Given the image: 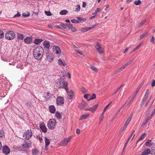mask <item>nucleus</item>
Listing matches in <instances>:
<instances>
[{
    "label": "nucleus",
    "instance_id": "f257e3e1",
    "mask_svg": "<svg viewBox=\"0 0 155 155\" xmlns=\"http://www.w3.org/2000/svg\"><path fill=\"white\" fill-rule=\"evenodd\" d=\"M44 50L41 46H38L34 50L33 56L35 59L37 60H40L42 58Z\"/></svg>",
    "mask_w": 155,
    "mask_h": 155
},
{
    "label": "nucleus",
    "instance_id": "f03ea898",
    "mask_svg": "<svg viewBox=\"0 0 155 155\" xmlns=\"http://www.w3.org/2000/svg\"><path fill=\"white\" fill-rule=\"evenodd\" d=\"M56 86L59 88H64L67 91L68 90L67 83L65 82L64 80L62 78H60L59 81L56 83Z\"/></svg>",
    "mask_w": 155,
    "mask_h": 155
},
{
    "label": "nucleus",
    "instance_id": "7ed1b4c3",
    "mask_svg": "<svg viewBox=\"0 0 155 155\" xmlns=\"http://www.w3.org/2000/svg\"><path fill=\"white\" fill-rule=\"evenodd\" d=\"M15 37V34L14 32L11 31H7L5 34V37L6 39L9 40L13 39Z\"/></svg>",
    "mask_w": 155,
    "mask_h": 155
},
{
    "label": "nucleus",
    "instance_id": "20e7f679",
    "mask_svg": "<svg viewBox=\"0 0 155 155\" xmlns=\"http://www.w3.org/2000/svg\"><path fill=\"white\" fill-rule=\"evenodd\" d=\"M56 124V120L53 119H51L48 122L47 126L50 129L52 130L54 128Z\"/></svg>",
    "mask_w": 155,
    "mask_h": 155
},
{
    "label": "nucleus",
    "instance_id": "39448f33",
    "mask_svg": "<svg viewBox=\"0 0 155 155\" xmlns=\"http://www.w3.org/2000/svg\"><path fill=\"white\" fill-rule=\"evenodd\" d=\"M32 135V133L31 130H28L24 133L23 137L26 140H28Z\"/></svg>",
    "mask_w": 155,
    "mask_h": 155
},
{
    "label": "nucleus",
    "instance_id": "423d86ee",
    "mask_svg": "<svg viewBox=\"0 0 155 155\" xmlns=\"http://www.w3.org/2000/svg\"><path fill=\"white\" fill-rule=\"evenodd\" d=\"M71 138V137L69 136L67 138H65L61 143V145L63 146H65L70 140Z\"/></svg>",
    "mask_w": 155,
    "mask_h": 155
},
{
    "label": "nucleus",
    "instance_id": "0eeeda50",
    "mask_svg": "<svg viewBox=\"0 0 155 155\" xmlns=\"http://www.w3.org/2000/svg\"><path fill=\"white\" fill-rule=\"evenodd\" d=\"M95 47L97 50V52L99 54H101L103 53L102 48H101V44L98 42H97L95 45Z\"/></svg>",
    "mask_w": 155,
    "mask_h": 155
},
{
    "label": "nucleus",
    "instance_id": "6e6552de",
    "mask_svg": "<svg viewBox=\"0 0 155 155\" xmlns=\"http://www.w3.org/2000/svg\"><path fill=\"white\" fill-rule=\"evenodd\" d=\"M56 101L58 105H62L64 104V99L62 97H58L57 98Z\"/></svg>",
    "mask_w": 155,
    "mask_h": 155
},
{
    "label": "nucleus",
    "instance_id": "1a4fd4ad",
    "mask_svg": "<svg viewBox=\"0 0 155 155\" xmlns=\"http://www.w3.org/2000/svg\"><path fill=\"white\" fill-rule=\"evenodd\" d=\"M2 153L5 154H9L10 152V150L7 145H4L2 148Z\"/></svg>",
    "mask_w": 155,
    "mask_h": 155
},
{
    "label": "nucleus",
    "instance_id": "9d476101",
    "mask_svg": "<svg viewBox=\"0 0 155 155\" xmlns=\"http://www.w3.org/2000/svg\"><path fill=\"white\" fill-rule=\"evenodd\" d=\"M39 127L43 133H46L47 132V128L43 122L40 124Z\"/></svg>",
    "mask_w": 155,
    "mask_h": 155
},
{
    "label": "nucleus",
    "instance_id": "9b49d317",
    "mask_svg": "<svg viewBox=\"0 0 155 155\" xmlns=\"http://www.w3.org/2000/svg\"><path fill=\"white\" fill-rule=\"evenodd\" d=\"M22 149L24 150L25 148H28L31 147V143L30 142H25V144L22 145Z\"/></svg>",
    "mask_w": 155,
    "mask_h": 155
},
{
    "label": "nucleus",
    "instance_id": "f8f14e48",
    "mask_svg": "<svg viewBox=\"0 0 155 155\" xmlns=\"http://www.w3.org/2000/svg\"><path fill=\"white\" fill-rule=\"evenodd\" d=\"M87 106V104L84 101H83L78 106V107L81 110L84 109Z\"/></svg>",
    "mask_w": 155,
    "mask_h": 155
},
{
    "label": "nucleus",
    "instance_id": "ddd939ff",
    "mask_svg": "<svg viewBox=\"0 0 155 155\" xmlns=\"http://www.w3.org/2000/svg\"><path fill=\"white\" fill-rule=\"evenodd\" d=\"M46 59L49 62H51L53 60V57L52 54L50 53H47L46 54Z\"/></svg>",
    "mask_w": 155,
    "mask_h": 155
},
{
    "label": "nucleus",
    "instance_id": "4468645a",
    "mask_svg": "<svg viewBox=\"0 0 155 155\" xmlns=\"http://www.w3.org/2000/svg\"><path fill=\"white\" fill-rule=\"evenodd\" d=\"M54 51L56 52L57 54L59 55L60 54L61 51L60 48L58 46H54Z\"/></svg>",
    "mask_w": 155,
    "mask_h": 155
},
{
    "label": "nucleus",
    "instance_id": "2eb2a0df",
    "mask_svg": "<svg viewBox=\"0 0 155 155\" xmlns=\"http://www.w3.org/2000/svg\"><path fill=\"white\" fill-rule=\"evenodd\" d=\"M32 41V38L30 37H27L24 39V41L27 44H30Z\"/></svg>",
    "mask_w": 155,
    "mask_h": 155
},
{
    "label": "nucleus",
    "instance_id": "dca6fc26",
    "mask_svg": "<svg viewBox=\"0 0 155 155\" xmlns=\"http://www.w3.org/2000/svg\"><path fill=\"white\" fill-rule=\"evenodd\" d=\"M43 46L45 48L48 49L50 47L49 42L48 41H45L43 43Z\"/></svg>",
    "mask_w": 155,
    "mask_h": 155
},
{
    "label": "nucleus",
    "instance_id": "f3484780",
    "mask_svg": "<svg viewBox=\"0 0 155 155\" xmlns=\"http://www.w3.org/2000/svg\"><path fill=\"white\" fill-rule=\"evenodd\" d=\"M50 112L52 114H54L55 111V108L54 105H50L49 107Z\"/></svg>",
    "mask_w": 155,
    "mask_h": 155
},
{
    "label": "nucleus",
    "instance_id": "a211bd4d",
    "mask_svg": "<svg viewBox=\"0 0 155 155\" xmlns=\"http://www.w3.org/2000/svg\"><path fill=\"white\" fill-rule=\"evenodd\" d=\"M98 105V104H96L94 106L92 107H90V111L92 112H93L95 111L97 108Z\"/></svg>",
    "mask_w": 155,
    "mask_h": 155
},
{
    "label": "nucleus",
    "instance_id": "6ab92c4d",
    "mask_svg": "<svg viewBox=\"0 0 155 155\" xmlns=\"http://www.w3.org/2000/svg\"><path fill=\"white\" fill-rule=\"evenodd\" d=\"M125 67L123 65V66L120 67V68H119L118 69L116 70L114 72V74H115L117 73H118L120 72L121 71L123 70L125 68Z\"/></svg>",
    "mask_w": 155,
    "mask_h": 155
},
{
    "label": "nucleus",
    "instance_id": "aec40b11",
    "mask_svg": "<svg viewBox=\"0 0 155 155\" xmlns=\"http://www.w3.org/2000/svg\"><path fill=\"white\" fill-rule=\"evenodd\" d=\"M145 81V80H143V82L140 84V85H139V86L138 87V88L137 89V90H136V91L135 92V93L136 94H137L138 92L140 90V88L142 87Z\"/></svg>",
    "mask_w": 155,
    "mask_h": 155
},
{
    "label": "nucleus",
    "instance_id": "412c9836",
    "mask_svg": "<svg viewBox=\"0 0 155 155\" xmlns=\"http://www.w3.org/2000/svg\"><path fill=\"white\" fill-rule=\"evenodd\" d=\"M43 41L42 39H35L34 41L33 42L36 45H38L39 43H41Z\"/></svg>",
    "mask_w": 155,
    "mask_h": 155
},
{
    "label": "nucleus",
    "instance_id": "4be33fe9",
    "mask_svg": "<svg viewBox=\"0 0 155 155\" xmlns=\"http://www.w3.org/2000/svg\"><path fill=\"white\" fill-rule=\"evenodd\" d=\"M31 151L32 155H37L39 153V151L37 149H32Z\"/></svg>",
    "mask_w": 155,
    "mask_h": 155
},
{
    "label": "nucleus",
    "instance_id": "5701e85b",
    "mask_svg": "<svg viewBox=\"0 0 155 155\" xmlns=\"http://www.w3.org/2000/svg\"><path fill=\"white\" fill-rule=\"evenodd\" d=\"M150 150L149 149L145 150L142 153L141 155H147L150 153Z\"/></svg>",
    "mask_w": 155,
    "mask_h": 155
},
{
    "label": "nucleus",
    "instance_id": "b1692460",
    "mask_svg": "<svg viewBox=\"0 0 155 155\" xmlns=\"http://www.w3.org/2000/svg\"><path fill=\"white\" fill-rule=\"evenodd\" d=\"M45 147H48L50 144V142L48 139L47 137H45Z\"/></svg>",
    "mask_w": 155,
    "mask_h": 155
},
{
    "label": "nucleus",
    "instance_id": "393cba45",
    "mask_svg": "<svg viewBox=\"0 0 155 155\" xmlns=\"http://www.w3.org/2000/svg\"><path fill=\"white\" fill-rule=\"evenodd\" d=\"M146 134L145 133H143L139 137L138 140H137V143L139 141L143 139L145 137Z\"/></svg>",
    "mask_w": 155,
    "mask_h": 155
},
{
    "label": "nucleus",
    "instance_id": "a878e982",
    "mask_svg": "<svg viewBox=\"0 0 155 155\" xmlns=\"http://www.w3.org/2000/svg\"><path fill=\"white\" fill-rule=\"evenodd\" d=\"M137 94H136L134 93V94H133L132 97L131 98L130 100L129 101V102H128L127 104V106H128L130 103H131V102L133 101L134 100V98L136 97V95H137Z\"/></svg>",
    "mask_w": 155,
    "mask_h": 155
},
{
    "label": "nucleus",
    "instance_id": "bb28decb",
    "mask_svg": "<svg viewBox=\"0 0 155 155\" xmlns=\"http://www.w3.org/2000/svg\"><path fill=\"white\" fill-rule=\"evenodd\" d=\"M17 37L18 38L22 40H23L24 38V35L20 33H17Z\"/></svg>",
    "mask_w": 155,
    "mask_h": 155
},
{
    "label": "nucleus",
    "instance_id": "cd10ccee",
    "mask_svg": "<svg viewBox=\"0 0 155 155\" xmlns=\"http://www.w3.org/2000/svg\"><path fill=\"white\" fill-rule=\"evenodd\" d=\"M89 115V114H88V113L83 114V115H82V116H81V119H80L81 120L85 119L87 117H88Z\"/></svg>",
    "mask_w": 155,
    "mask_h": 155
},
{
    "label": "nucleus",
    "instance_id": "c85d7f7f",
    "mask_svg": "<svg viewBox=\"0 0 155 155\" xmlns=\"http://www.w3.org/2000/svg\"><path fill=\"white\" fill-rule=\"evenodd\" d=\"M130 122V121H129V120H127L124 126L123 127L122 131H123L126 128Z\"/></svg>",
    "mask_w": 155,
    "mask_h": 155
},
{
    "label": "nucleus",
    "instance_id": "c756f323",
    "mask_svg": "<svg viewBox=\"0 0 155 155\" xmlns=\"http://www.w3.org/2000/svg\"><path fill=\"white\" fill-rule=\"evenodd\" d=\"M95 26V25H94L92 26L91 27H85V29H86V30H83V31L85 32H86L88 31H89L91 29H93L94 28Z\"/></svg>",
    "mask_w": 155,
    "mask_h": 155
},
{
    "label": "nucleus",
    "instance_id": "7c9ffc66",
    "mask_svg": "<svg viewBox=\"0 0 155 155\" xmlns=\"http://www.w3.org/2000/svg\"><path fill=\"white\" fill-rule=\"evenodd\" d=\"M142 45V43H140L139 44V45H138L135 48H134L133 50V51L130 52V54L132 53L133 52L135 51L136 50H137V49L139 48H140V47L141 45Z\"/></svg>",
    "mask_w": 155,
    "mask_h": 155
},
{
    "label": "nucleus",
    "instance_id": "2f4dec72",
    "mask_svg": "<svg viewBox=\"0 0 155 155\" xmlns=\"http://www.w3.org/2000/svg\"><path fill=\"white\" fill-rule=\"evenodd\" d=\"M146 21V19H144L139 24H138V28H140L142 25Z\"/></svg>",
    "mask_w": 155,
    "mask_h": 155
},
{
    "label": "nucleus",
    "instance_id": "473e14b6",
    "mask_svg": "<svg viewBox=\"0 0 155 155\" xmlns=\"http://www.w3.org/2000/svg\"><path fill=\"white\" fill-rule=\"evenodd\" d=\"M148 32H146L144 33L141 35L140 36V39H141L147 36L148 35Z\"/></svg>",
    "mask_w": 155,
    "mask_h": 155
},
{
    "label": "nucleus",
    "instance_id": "72a5a7b5",
    "mask_svg": "<svg viewBox=\"0 0 155 155\" xmlns=\"http://www.w3.org/2000/svg\"><path fill=\"white\" fill-rule=\"evenodd\" d=\"M55 116L58 119H61V114L60 113L57 112L55 113Z\"/></svg>",
    "mask_w": 155,
    "mask_h": 155
},
{
    "label": "nucleus",
    "instance_id": "f704fd0d",
    "mask_svg": "<svg viewBox=\"0 0 155 155\" xmlns=\"http://www.w3.org/2000/svg\"><path fill=\"white\" fill-rule=\"evenodd\" d=\"M77 18L78 19V21H79V23L82 21H85L86 20L85 18L82 17H77Z\"/></svg>",
    "mask_w": 155,
    "mask_h": 155
},
{
    "label": "nucleus",
    "instance_id": "c9c22d12",
    "mask_svg": "<svg viewBox=\"0 0 155 155\" xmlns=\"http://www.w3.org/2000/svg\"><path fill=\"white\" fill-rule=\"evenodd\" d=\"M134 59H133L131 60L130 61L126 63L124 65V66L126 68L129 65L131 64L133 61Z\"/></svg>",
    "mask_w": 155,
    "mask_h": 155
},
{
    "label": "nucleus",
    "instance_id": "e433bc0d",
    "mask_svg": "<svg viewBox=\"0 0 155 155\" xmlns=\"http://www.w3.org/2000/svg\"><path fill=\"white\" fill-rule=\"evenodd\" d=\"M151 154L155 155V145L153 146L151 148Z\"/></svg>",
    "mask_w": 155,
    "mask_h": 155
},
{
    "label": "nucleus",
    "instance_id": "4c0bfd02",
    "mask_svg": "<svg viewBox=\"0 0 155 155\" xmlns=\"http://www.w3.org/2000/svg\"><path fill=\"white\" fill-rule=\"evenodd\" d=\"M30 15V13L29 12H27V13H23L22 15L25 18H27Z\"/></svg>",
    "mask_w": 155,
    "mask_h": 155
},
{
    "label": "nucleus",
    "instance_id": "58836bf2",
    "mask_svg": "<svg viewBox=\"0 0 155 155\" xmlns=\"http://www.w3.org/2000/svg\"><path fill=\"white\" fill-rule=\"evenodd\" d=\"M96 98V94H93L91 96V97L89 98L88 99V101H89L91 100H93L95 99Z\"/></svg>",
    "mask_w": 155,
    "mask_h": 155
},
{
    "label": "nucleus",
    "instance_id": "ea45409f",
    "mask_svg": "<svg viewBox=\"0 0 155 155\" xmlns=\"http://www.w3.org/2000/svg\"><path fill=\"white\" fill-rule=\"evenodd\" d=\"M68 12L67 10H61L60 12V14L61 15H65Z\"/></svg>",
    "mask_w": 155,
    "mask_h": 155
},
{
    "label": "nucleus",
    "instance_id": "a19ab883",
    "mask_svg": "<svg viewBox=\"0 0 155 155\" xmlns=\"http://www.w3.org/2000/svg\"><path fill=\"white\" fill-rule=\"evenodd\" d=\"M60 25L61 27V28L62 29H65L67 28L66 25L63 23H61Z\"/></svg>",
    "mask_w": 155,
    "mask_h": 155
},
{
    "label": "nucleus",
    "instance_id": "79ce46f5",
    "mask_svg": "<svg viewBox=\"0 0 155 155\" xmlns=\"http://www.w3.org/2000/svg\"><path fill=\"white\" fill-rule=\"evenodd\" d=\"M58 64L60 66L64 65V66L65 63H64L62 62L61 60L59 59L58 60Z\"/></svg>",
    "mask_w": 155,
    "mask_h": 155
},
{
    "label": "nucleus",
    "instance_id": "37998d69",
    "mask_svg": "<svg viewBox=\"0 0 155 155\" xmlns=\"http://www.w3.org/2000/svg\"><path fill=\"white\" fill-rule=\"evenodd\" d=\"M45 14L47 16H49L52 15V14L50 12V10H48V11H46L45 10Z\"/></svg>",
    "mask_w": 155,
    "mask_h": 155
},
{
    "label": "nucleus",
    "instance_id": "c03bdc74",
    "mask_svg": "<svg viewBox=\"0 0 155 155\" xmlns=\"http://www.w3.org/2000/svg\"><path fill=\"white\" fill-rule=\"evenodd\" d=\"M4 37V34L3 31L0 30V39Z\"/></svg>",
    "mask_w": 155,
    "mask_h": 155
},
{
    "label": "nucleus",
    "instance_id": "a18cd8bd",
    "mask_svg": "<svg viewBox=\"0 0 155 155\" xmlns=\"http://www.w3.org/2000/svg\"><path fill=\"white\" fill-rule=\"evenodd\" d=\"M72 22L74 23H79V21H78V20L76 19H73L71 20Z\"/></svg>",
    "mask_w": 155,
    "mask_h": 155
},
{
    "label": "nucleus",
    "instance_id": "49530a36",
    "mask_svg": "<svg viewBox=\"0 0 155 155\" xmlns=\"http://www.w3.org/2000/svg\"><path fill=\"white\" fill-rule=\"evenodd\" d=\"M4 136V131L2 130H0V138H2Z\"/></svg>",
    "mask_w": 155,
    "mask_h": 155
},
{
    "label": "nucleus",
    "instance_id": "de8ad7c7",
    "mask_svg": "<svg viewBox=\"0 0 155 155\" xmlns=\"http://www.w3.org/2000/svg\"><path fill=\"white\" fill-rule=\"evenodd\" d=\"M141 2L140 0H138L137 1L134 2V4L135 5H137L140 3Z\"/></svg>",
    "mask_w": 155,
    "mask_h": 155
},
{
    "label": "nucleus",
    "instance_id": "09e8293b",
    "mask_svg": "<svg viewBox=\"0 0 155 155\" xmlns=\"http://www.w3.org/2000/svg\"><path fill=\"white\" fill-rule=\"evenodd\" d=\"M73 94H68V98L69 99H71L73 98Z\"/></svg>",
    "mask_w": 155,
    "mask_h": 155
},
{
    "label": "nucleus",
    "instance_id": "8fccbe9b",
    "mask_svg": "<svg viewBox=\"0 0 155 155\" xmlns=\"http://www.w3.org/2000/svg\"><path fill=\"white\" fill-rule=\"evenodd\" d=\"M89 68L91 69L93 71H97V68H96L94 67V66H90Z\"/></svg>",
    "mask_w": 155,
    "mask_h": 155
},
{
    "label": "nucleus",
    "instance_id": "3c124183",
    "mask_svg": "<svg viewBox=\"0 0 155 155\" xmlns=\"http://www.w3.org/2000/svg\"><path fill=\"white\" fill-rule=\"evenodd\" d=\"M21 16L20 14L19 13V12H18L14 16L13 18H18L20 17Z\"/></svg>",
    "mask_w": 155,
    "mask_h": 155
},
{
    "label": "nucleus",
    "instance_id": "603ef678",
    "mask_svg": "<svg viewBox=\"0 0 155 155\" xmlns=\"http://www.w3.org/2000/svg\"><path fill=\"white\" fill-rule=\"evenodd\" d=\"M36 137L37 138L39 139V140L41 142V141L43 140V139L40 136V135H38L36 136Z\"/></svg>",
    "mask_w": 155,
    "mask_h": 155
},
{
    "label": "nucleus",
    "instance_id": "864d4df0",
    "mask_svg": "<svg viewBox=\"0 0 155 155\" xmlns=\"http://www.w3.org/2000/svg\"><path fill=\"white\" fill-rule=\"evenodd\" d=\"M150 42L153 44H154L155 43V42L154 41V37L153 36H152V38H151L150 40Z\"/></svg>",
    "mask_w": 155,
    "mask_h": 155
},
{
    "label": "nucleus",
    "instance_id": "5fc2aeb1",
    "mask_svg": "<svg viewBox=\"0 0 155 155\" xmlns=\"http://www.w3.org/2000/svg\"><path fill=\"white\" fill-rule=\"evenodd\" d=\"M66 27L67 26L69 29L71 28V27L72 26V25L70 23H69V24H66Z\"/></svg>",
    "mask_w": 155,
    "mask_h": 155
},
{
    "label": "nucleus",
    "instance_id": "6e6d98bb",
    "mask_svg": "<svg viewBox=\"0 0 155 155\" xmlns=\"http://www.w3.org/2000/svg\"><path fill=\"white\" fill-rule=\"evenodd\" d=\"M81 91L84 94L86 93V89L84 88H81Z\"/></svg>",
    "mask_w": 155,
    "mask_h": 155
},
{
    "label": "nucleus",
    "instance_id": "4d7b16f0",
    "mask_svg": "<svg viewBox=\"0 0 155 155\" xmlns=\"http://www.w3.org/2000/svg\"><path fill=\"white\" fill-rule=\"evenodd\" d=\"M75 52L76 53L79 54L81 55H82L83 54V52L82 51H80L78 50H76Z\"/></svg>",
    "mask_w": 155,
    "mask_h": 155
},
{
    "label": "nucleus",
    "instance_id": "13d9d810",
    "mask_svg": "<svg viewBox=\"0 0 155 155\" xmlns=\"http://www.w3.org/2000/svg\"><path fill=\"white\" fill-rule=\"evenodd\" d=\"M47 96L49 97H48L47 98H46V101L48 100L50 98V95H51V94H50L49 92H48L46 94Z\"/></svg>",
    "mask_w": 155,
    "mask_h": 155
},
{
    "label": "nucleus",
    "instance_id": "bf43d9fd",
    "mask_svg": "<svg viewBox=\"0 0 155 155\" xmlns=\"http://www.w3.org/2000/svg\"><path fill=\"white\" fill-rule=\"evenodd\" d=\"M133 114H131L127 118V120H128L130 121V120L131 119L132 117Z\"/></svg>",
    "mask_w": 155,
    "mask_h": 155
},
{
    "label": "nucleus",
    "instance_id": "052dcab7",
    "mask_svg": "<svg viewBox=\"0 0 155 155\" xmlns=\"http://www.w3.org/2000/svg\"><path fill=\"white\" fill-rule=\"evenodd\" d=\"M151 140H148L146 142V143H145V145L146 146H149V144L150 143V142Z\"/></svg>",
    "mask_w": 155,
    "mask_h": 155
},
{
    "label": "nucleus",
    "instance_id": "680f3d73",
    "mask_svg": "<svg viewBox=\"0 0 155 155\" xmlns=\"http://www.w3.org/2000/svg\"><path fill=\"white\" fill-rule=\"evenodd\" d=\"M149 94V90L148 89H147L146 92V93L145 94L144 96L148 97Z\"/></svg>",
    "mask_w": 155,
    "mask_h": 155
},
{
    "label": "nucleus",
    "instance_id": "e2e57ef3",
    "mask_svg": "<svg viewBox=\"0 0 155 155\" xmlns=\"http://www.w3.org/2000/svg\"><path fill=\"white\" fill-rule=\"evenodd\" d=\"M121 86H120L119 87L117 88V89L116 90V91L113 94V95H114L116 94L117 92V91L119 90V89L121 88Z\"/></svg>",
    "mask_w": 155,
    "mask_h": 155
},
{
    "label": "nucleus",
    "instance_id": "0e129e2a",
    "mask_svg": "<svg viewBox=\"0 0 155 155\" xmlns=\"http://www.w3.org/2000/svg\"><path fill=\"white\" fill-rule=\"evenodd\" d=\"M32 104L31 102H28L26 103V105L29 107H30L31 106Z\"/></svg>",
    "mask_w": 155,
    "mask_h": 155
},
{
    "label": "nucleus",
    "instance_id": "69168bd1",
    "mask_svg": "<svg viewBox=\"0 0 155 155\" xmlns=\"http://www.w3.org/2000/svg\"><path fill=\"white\" fill-rule=\"evenodd\" d=\"M89 96V94H85L84 95V97L85 98L88 100V99H88V97Z\"/></svg>",
    "mask_w": 155,
    "mask_h": 155
},
{
    "label": "nucleus",
    "instance_id": "338daca9",
    "mask_svg": "<svg viewBox=\"0 0 155 155\" xmlns=\"http://www.w3.org/2000/svg\"><path fill=\"white\" fill-rule=\"evenodd\" d=\"M110 105V104H108L104 108V112H105L106 110H107V109L108 108V107H109V106Z\"/></svg>",
    "mask_w": 155,
    "mask_h": 155
},
{
    "label": "nucleus",
    "instance_id": "774afa93",
    "mask_svg": "<svg viewBox=\"0 0 155 155\" xmlns=\"http://www.w3.org/2000/svg\"><path fill=\"white\" fill-rule=\"evenodd\" d=\"M71 30L72 32H75L76 31V29L74 27H71Z\"/></svg>",
    "mask_w": 155,
    "mask_h": 155
}]
</instances>
